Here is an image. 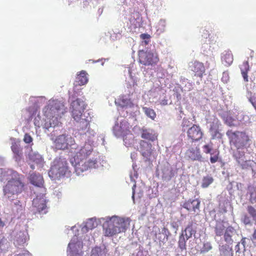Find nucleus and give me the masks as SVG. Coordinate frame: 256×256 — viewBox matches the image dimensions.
Masks as SVG:
<instances>
[{"label":"nucleus","mask_w":256,"mask_h":256,"mask_svg":"<svg viewBox=\"0 0 256 256\" xmlns=\"http://www.w3.org/2000/svg\"><path fill=\"white\" fill-rule=\"evenodd\" d=\"M70 174L68 163L62 158H56L54 160L48 172L49 176L53 179L60 178L64 176H69Z\"/></svg>","instance_id":"obj_6"},{"label":"nucleus","mask_w":256,"mask_h":256,"mask_svg":"<svg viewBox=\"0 0 256 256\" xmlns=\"http://www.w3.org/2000/svg\"><path fill=\"white\" fill-rule=\"evenodd\" d=\"M187 156L191 160L194 161H202V156L199 147L191 148L186 152Z\"/></svg>","instance_id":"obj_18"},{"label":"nucleus","mask_w":256,"mask_h":256,"mask_svg":"<svg viewBox=\"0 0 256 256\" xmlns=\"http://www.w3.org/2000/svg\"><path fill=\"white\" fill-rule=\"evenodd\" d=\"M24 140L26 143H30L32 141V138L28 134H26L24 138Z\"/></svg>","instance_id":"obj_41"},{"label":"nucleus","mask_w":256,"mask_h":256,"mask_svg":"<svg viewBox=\"0 0 256 256\" xmlns=\"http://www.w3.org/2000/svg\"><path fill=\"white\" fill-rule=\"evenodd\" d=\"M74 140L71 136L62 134L56 138L54 141V144L58 150L68 149L70 146L74 145Z\"/></svg>","instance_id":"obj_10"},{"label":"nucleus","mask_w":256,"mask_h":256,"mask_svg":"<svg viewBox=\"0 0 256 256\" xmlns=\"http://www.w3.org/2000/svg\"><path fill=\"white\" fill-rule=\"evenodd\" d=\"M97 226V224L93 219L91 218L88 220L84 228L88 230H92Z\"/></svg>","instance_id":"obj_31"},{"label":"nucleus","mask_w":256,"mask_h":256,"mask_svg":"<svg viewBox=\"0 0 256 256\" xmlns=\"http://www.w3.org/2000/svg\"><path fill=\"white\" fill-rule=\"evenodd\" d=\"M140 131L142 138L150 142H154L157 140L158 134L154 130L142 127Z\"/></svg>","instance_id":"obj_17"},{"label":"nucleus","mask_w":256,"mask_h":256,"mask_svg":"<svg viewBox=\"0 0 256 256\" xmlns=\"http://www.w3.org/2000/svg\"><path fill=\"white\" fill-rule=\"evenodd\" d=\"M184 232L180 234L179 238L178 240V246L182 250H184L186 249V240H187L184 237Z\"/></svg>","instance_id":"obj_28"},{"label":"nucleus","mask_w":256,"mask_h":256,"mask_svg":"<svg viewBox=\"0 0 256 256\" xmlns=\"http://www.w3.org/2000/svg\"><path fill=\"white\" fill-rule=\"evenodd\" d=\"M246 238H242L240 240V242L243 246V248H244V250H245V248H246Z\"/></svg>","instance_id":"obj_42"},{"label":"nucleus","mask_w":256,"mask_h":256,"mask_svg":"<svg viewBox=\"0 0 256 256\" xmlns=\"http://www.w3.org/2000/svg\"><path fill=\"white\" fill-rule=\"evenodd\" d=\"M240 69L244 80L245 82L248 81V72L250 70V66L248 61H244L240 65Z\"/></svg>","instance_id":"obj_22"},{"label":"nucleus","mask_w":256,"mask_h":256,"mask_svg":"<svg viewBox=\"0 0 256 256\" xmlns=\"http://www.w3.org/2000/svg\"><path fill=\"white\" fill-rule=\"evenodd\" d=\"M204 152L208 154H210L211 156L210 158V162L212 164L217 162L219 159L220 152L218 150H215L212 152V147L209 144H205L203 146Z\"/></svg>","instance_id":"obj_19"},{"label":"nucleus","mask_w":256,"mask_h":256,"mask_svg":"<svg viewBox=\"0 0 256 256\" xmlns=\"http://www.w3.org/2000/svg\"><path fill=\"white\" fill-rule=\"evenodd\" d=\"M130 132L129 129H126L125 131H122L121 132V134L122 136H124L126 134H128L129 133H130Z\"/></svg>","instance_id":"obj_45"},{"label":"nucleus","mask_w":256,"mask_h":256,"mask_svg":"<svg viewBox=\"0 0 256 256\" xmlns=\"http://www.w3.org/2000/svg\"><path fill=\"white\" fill-rule=\"evenodd\" d=\"M152 145L144 140H140V152L142 156L145 158V161L150 160V157L152 152Z\"/></svg>","instance_id":"obj_14"},{"label":"nucleus","mask_w":256,"mask_h":256,"mask_svg":"<svg viewBox=\"0 0 256 256\" xmlns=\"http://www.w3.org/2000/svg\"><path fill=\"white\" fill-rule=\"evenodd\" d=\"M66 112V108L63 102L58 100H50L44 111L48 121L42 120L40 117L36 118L34 124L36 126L45 129L54 127L58 124V120Z\"/></svg>","instance_id":"obj_1"},{"label":"nucleus","mask_w":256,"mask_h":256,"mask_svg":"<svg viewBox=\"0 0 256 256\" xmlns=\"http://www.w3.org/2000/svg\"><path fill=\"white\" fill-rule=\"evenodd\" d=\"M4 226V222L0 219V226L3 227Z\"/></svg>","instance_id":"obj_52"},{"label":"nucleus","mask_w":256,"mask_h":256,"mask_svg":"<svg viewBox=\"0 0 256 256\" xmlns=\"http://www.w3.org/2000/svg\"><path fill=\"white\" fill-rule=\"evenodd\" d=\"M204 250L208 252L212 248V246L210 242H206L204 244Z\"/></svg>","instance_id":"obj_40"},{"label":"nucleus","mask_w":256,"mask_h":256,"mask_svg":"<svg viewBox=\"0 0 256 256\" xmlns=\"http://www.w3.org/2000/svg\"><path fill=\"white\" fill-rule=\"evenodd\" d=\"M190 70L194 73V76L202 78L203 74L205 72V68L202 62L198 61L191 62L189 64Z\"/></svg>","instance_id":"obj_16"},{"label":"nucleus","mask_w":256,"mask_h":256,"mask_svg":"<svg viewBox=\"0 0 256 256\" xmlns=\"http://www.w3.org/2000/svg\"><path fill=\"white\" fill-rule=\"evenodd\" d=\"M104 228L105 229L104 235L112 236L125 230V220L123 218L117 216L108 218L104 224Z\"/></svg>","instance_id":"obj_5"},{"label":"nucleus","mask_w":256,"mask_h":256,"mask_svg":"<svg viewBox=\"0 0 256 256\" xmlns=\"http://www.w3.org/2000/svg\"><path fill=\"white\" fill-rule=\"evenodd\" d=\"M226 134L230 144L236 148V152L242 151V150L249 147L250 140L245 132L229 130L226 132Z\"/></svg>","instance_id":"obj_4"},{"label":"nucleus","mask_w":256,"mask_h":256,"mask_svg":"<svg viewBox=\"0 0 256 256\" xmlns=\"http://www.w3.org/2000/svg\"><path fill=\"white\" fill-rule=\"evenodd\" d=\"M165 22L164 20H160L159 24H162V26L164 25Z\"/></svg>","instance_id":"obj_51"},{"label":"nucleus","mask_w":256,"mask_h":256,"mask_svg":"<svg viewBox=\"0 0 256 256\" xmlns=\"http://www.w3.org/2000/svg\"><path fill=\"white\" fill-rule=\"evenodd\" d=\"M252 240L254 241V242H256V228H254V232L252 234Z\"/></svg>","instance_id":"obj_43"},{"label":"nucleus","mask_w":256,"mask_h":256,"mask_svg":"<svg viewBox=\"0 0 256 256\" xmlns=\"http://www.w3.org/2000/svg\"><path fill=\"white\" fill-rule=\"evenodd\" d=\"M233 157L236 160L238 165L243 170H248L252 168L254 164L253 160H244L245 152L244 151H238L233 154Z\"/></svg>","instance_id":"obj_11"},{"label":"nucleus","mask_w":256,"mask_h":256,"mask_svg":"<svg viewBox=\"0 0 256 256\" xmlns=\"http://www.w3.org/2000/svg\"><path fill=\"white\" fill-rule=\"evenodd\" d=\"M242 220V222L246 225H249L251 224L250 218L246 214H245L243 216Z\"/></svg>","instance_id":"obj_37"},{"label":"nucleus","mask_w":256,"mask_h":256,"mask_svg":"<svg viewBox=\"0 0 256 256\" xmlns=\"http://www.w3.org/2000/svg\"><path fill=\"white\" fill-rule=\"evenodd\" d=\"M214 181V180L211 176H206L202 179V186L203 188L208 187Z\"/></svg>","instance_id":"obj_30"},{"label":"nucleus","mask_w":256,"mask_h":256,"mask_svg":"<svg viewBox=\"0 0 256 256\" xmlns=\"http://www.w3.org/2000/svg\"><path fill=\"white\" fill-rule=\"evenodd\" d=\"M33 185L34 188H33L34 194L37 192H40V194H44L46 192V189L44 186V180L42 176L38 174H33Z\"/></svg>","instance_id":"obj_13"},{"label":"nucleus","mask_w":256,"mask_h":256,"mask_svg":"<svg viewBox=\"0 0 256 256\" xmlns=\"http://www.w3.org/2000/svg\"><path fill=\"white\" fill-rule=\"evenodd\" d=\"M187 136L192 142H198L202 139L204 133L198 125L194 124L187 132Z\"/></svg>","instance_id":"obj_12"},{"label":"nucleus","mask_w":256,"mask_h":256,"mask_svg":"<svg viewBox=\"0 0 256 256\" xmlns=\"http://www.w3.org/2000/svg\"><path fill=\"white\" fill-rule=\"evenodd\" d=\"M20 203V201L19 200H18L17 202H16V203H14L15 204H18Z\"/></svg>","instance_id":"obj_53"},{"label":"nucleus","mask_w":256,"mask_h":256,"mask_svg":"<svg viewBox=\"0 0 256 256\" xmlns=\"http://www.w3.org/2000/svg\"><path fill=\"white\" fill-rule=\"evenodd\" d=\"M130 103V100H128V98H120L118 100V104L121 107H126Z\"/></svg>","instance_id":"obj_33"},{"label":"nucleus","mask_w":256,"mask_h":256,"mask_svg":"<svg viewBox=\"0 0 256 256\" xmlns=\"http://www.w3.org/2000/svg\"><path fill=\"white\" fill-rule=\"evenodd\" d=\"M138 60L140 63L146 66H154L159 62V58L156 53L150 51L141 50L138 52Z\"/></svg>","instance_id":"obj_9"},{"label":"nucleus","mask_w":256,"mask_h":256,"mask_svg":"<svg viewBox=\"0 0 256 256\" xmlns=\"http://www.w3.org/2000/svg\"><path fill=\"white\" fill-rule=\"evenodd\" d=\"M11 148L12 152L15 154L16 158L20 157L22 155V150L18 144L14 142L12 144Z\"/></svg>","instance_id":"obj_25"},{"label":"nucleus","mask_w":256,"mask_h":256,"mask_svg":"<svg viewBox=\"0 0 256 256\" xmlns=\"http://www.w3.org/2000/svg\"><path fill=\"white\" fill-rule=\"evenodd\" d=\"M240 242H238L235 246V250L236 252H240Z\"/></svg>","instance_id":"obj_44"},{"label":"nucleus","mask_w":256,"mask_h":256,"mask_svg":"<svg viewBox=\"0 0 256 256\" xmlns=\"http://www.w3.org/2000/svg\"><path fill=\"white\" fill-rule=\"evenodd\" d=\"M226 204H227V202L226 204L224 202L222 204H220L219 212L220 213L224 214L227 212Z\"/></svg>","instance_id":"obj_39"},{"label":"nucleus","mask_w":256,"mask_h":256,"mask_svg":"<svg viewBox=\"0 0 256 256\" xmlns=\"http://www.w3.org/2000/svg\"><path fill=\"white\" fill-rule=\"evenodd\" d=\"M162 232H164V233L168 232V228H163Z\"/></svg>","instance_id":"obj_50"},{"label":"nucleus","mask_w":256,"mask_h":256,"mask_svg":"<svg viewBox=\"0 0 256 256\" xmlns=\"http://www.w3.org/2000/svg\"><path fill=\"white\" fill-rule=\"evenodd\" d=\"M252 194H251V196H252ZM250 202L251 203L256 202V198H252V197L251 196L250 198Z\"/></svg>","instance_id":"obj_48"},{"label":"nucleus","mask_w":256,"mask_h":256,"mask_svg":"<svg viewBox=\"0 0 256 256\" xmlns=\"http://www.w3.org/2000/svg\"><path fill=\"white\" fill-rule=\"evenodd\" d=\"M227 253L228 254H226V255H228V256H232V249H230V251H228Z\"/></svg>","instance_id":"obj_49"},{"label":"nucleus","mask_w":256,"mask_h":256,"mask_svg":"<svg viewBox=\"0 0 256 256\" xmlns=\"http://www.w3.org/2000/svg\"><path fill=\"white\" fill-rule=\"evenodd\" d=\"M75 244L72 242H70L68 244V248L69 250H71L72 248H74V246Z\"/></svg>","instance_id":"obj_47"},{"label":"nucleus","mask_w":256,"mask_h":256,"mask_svg":"<svg viewBox=\"0 0 256 256\" xmlns=\"http://www.w3.org/2000/svg\"><path fill=\"white\" fill-rule=\"evenodd\" d=\"M246 210L249 214L256 222V209L252 206H248L246 208Z\"/></svg>","instance_id":"obj_32"},{"label":"nucleus","mask_w":256,"mask_h":256,"mask_svg":"<svg viewBox=\"0 0 256 256\" xmlns=\"http://www.w3.org/2000/svg\"><path fill=\"white\" fill-rule=\"evenodd\" d=\"M28 158H29L30 160V159H31V156H30V154H28Z\"/></svg>","instance_id":"obj_54"},{"label":"nucleus","mask_w":256,"mask_h":256,"mask_svg":"<svg viewBox=\"0 0 256 256\" xmlns=\"http://www.w3.org/2000/svg\"><path fill=\"white\" fill-rule=\"evenodd\" d=\"M234 120L231 116H227L225 120V124L230 126H234Z\"/></svg>","instance_id":"obj_38"},{"label":"nucleus","mask_w":256,"mask_h":256,"mask_svg":"<svg viewBox=\"0 0 256 256\" xmlns=\"http://www.w3.org/2000/svg\"><path fill=\"white\" fill-rule=\"evenodd\" d=\"M91 256H106L102 254V252L100 248H95L92 250Z\"/></svg>","instance_id":"obj_34"},{"label":"nucleus","mask_w":256,"mask_h":256,"mask_svg":"<svg viewBox=\"0 0 256 256\" xmlns=\"http://www.w3.org/2000/svg\"><path fill=\"white\" fill-rule=\"evenodd\" d=\"M88 82V74L84 70H82L80 72L79 74H78L74 84L76 86H83L86 84Z\"/></svg>","instance_id":"obj_20"},{"label":"nucleus","mask_w":256,"mask_h":256,"mask_svg":"<svg viewBox=\"0 0 256 256\" xmlns=\"http://www.w3.org/2000/svg\"><path fill=\"white\" fill-rule=\"evenodd\" d=\"M204 34L202 35V36H204V38H207L208 36H209L208 32L206 30H204Z\"/></svg>","instance_id":"obj_46"},{"label":"nucleus","mask_w":256,"mask_h":256,"mask_svg":"<svg viewBox=\"0 0 256 256\" xmlns=\"http://www.w3.org/2000/svg\"><path fill=\"white\" fill-rule=\"evenodd\" d=\"M210 132L212 134L213 138L218 137L220 134L218 128H214L211 126L210 129Z\"/></svg>","instance_id":"obj_36"},{"label":"nucleus","mask_w":256,"mask_h":256,"mask_svg":"<svg viewBox=\"0 0 256 256\" xmlns=\"http://www.w3.org/2000/svg\"><path fill=\"white\" fill-rule=\"evenodd\" d=\"M200 202L198 198L193 200H189L184 204L183 207L188 211L193 212L194 216H197L200 212Z\"/></svg>","instance_id":"obj_15"},{"label":"nucleus","mask_w":256,"mask_h":256,"mask_svg":"<svg viewBox=\"0 0 256 256\" xmlns=\"http://www.w3.org/2000/svg\"><path fill=\"white\" fill-rule=\"evenodd\" d=\"M36 198L33 200V205L34 214H45L48 212V207L47 202L48 200L46 199L44 194H40V192H37L34 194Z\"/></svg>","instance_id":"obj_8"},{"label":"nucleus","mask_w":256,"mask_h":256,"mask_svg":"<svg viewBox=\"0 0 256 256\" xmlns=\"http://www.w3.org/2000/svg\"><path fill=\"white\" fill-rule=\"evenodd\" d=\"M222 60L226 66H230L233 62L234 56L230 50H225L222 54Z\"/></svg>","instance_id":"obj_21"},{"label":"nucleus","mask_w":256,"mask_h":256,"mask_svg":"<svg viewBox=\"0 0 256 256\" xmlns=\"http://www.w3.org/2000/svg\"><path fill=\"white\" fill-rule=\"evenodd\" d=\"M140 38L144 40V43L145 45L148 44L150 42V34H142L140 35Z\"/></svg>","instance_id":"obj_35"},{"label":"nucleus","mask_w":256,"mask_h":256,"mask_svg":"<svg viewBox=\"0 0 256 256\" xmlns=\"http://www.w3.org/2000/svg\"><path fill=\"white\" fill-rule=\"evenodd\" d=\"M33 162L36 165L38 168H42L44 163L42 156L37 153L33 154Z\"/></svg>","instance_id":"obj_24"},{"label":"nucleus","mask_w":256,"mask_h":256,"mask_svg":"<svg viewBox=\"0 0 256 256\" xmlns=\"http://www.w3.org/2000/svg\"><path fill=\"white\" fill-rule=\"evenodd\" d=\"M142 110H143L144 112L145 113V114L148 116L150 117V118H151L152 120H154L155 118V117L156 116V114L154 110H152V108H146V107L143 108Z\"/></svg>","instance_id":"obj_29"},{"label":"nucleus","mask_w":256,"mask_h":256,"mask_svg":"<svg viewBox=\"0 0 256 256\" xmlns=\"http://www.w3.org/2000/svg\"><path fill=\"white\" fill-rule=\"evenodd\" d=\"M86 104L80 98H76L70 104V110L74 119L78 122V126L82 130L88 128L90 126L91 117L88 112H84Z\"/></svg>","instance_id":"obj_3"},{"label":"nucleus","mask_w":256,"mask_h":256,"mask_svg":"<svg viewBox=\"0 0 256 256\" xmlns=\"http://www.w3.org/2000/svg\"><path fill=\"white\" fill-rule=\"evenodd\" d=\"M214 231L217 236H222L224 234V232H225V226L223 224L218 222L216 226Z\"/></svg>","instance_id":"obj_26"},{"label":"nucleus","mask_w":256,"mask_h":256,"mask_svg":"<svg viewBox=\"0 0 256 256\" xmlns=\"http://www.w3.org/2000/svg\"><path fill=\"white\" fill-rule=\"evenodd\" d=\"M183 232L184 233V235L186 238V240L192 238V236L196 232V228H194L193 222H189Z\"/></svg>","instance_id":"obj_23"},{"label":"nucleus","mask_w":256,"mask_h":256,"mask_svg":"<svg viewBox=\"0 0 256 256\" xmlns=\"http://www.w3.org/2000/svg\"><path fill=\"white\" fill-rule=\"evenodd\" d=\"M93 150V146L89 142H86L74 156V160L71 162L74 164L75 170L78 172H83L89 168H95L96 163V160H86Z\"/></svg>","instance_id":"obj_2"},{"label":"nucleus","mask_w":256,"mask_h":256,"mask_svg":"<svg viewBox=\"0 0 256 256\" xmlns=\"http://www.w3.org/2000/svg\"><path fill=\"white\" fill-rule=\"evenodd\" d=\"M233 232V228L231 227L227 228L224 233V240L227 242H232V234Z\"/></svg>","instance_id":"obj_27"},{"label":"nucleus","mask_w":256,"mask_h":256,"mask_svg":"<svg viewBox=\"0 0 256 256\" xmlns=\"http://www.w3.org/2000/svg\"><path fill=\"white\" fill-rule=\"evenodd\" d=\"M24 189V184L20 180L12 179L8 181L4 186V194L6 195L8 198H10L13 196H18L20 194Z\"/></svg>","instance_id":"obj_7"}]
</instances>
